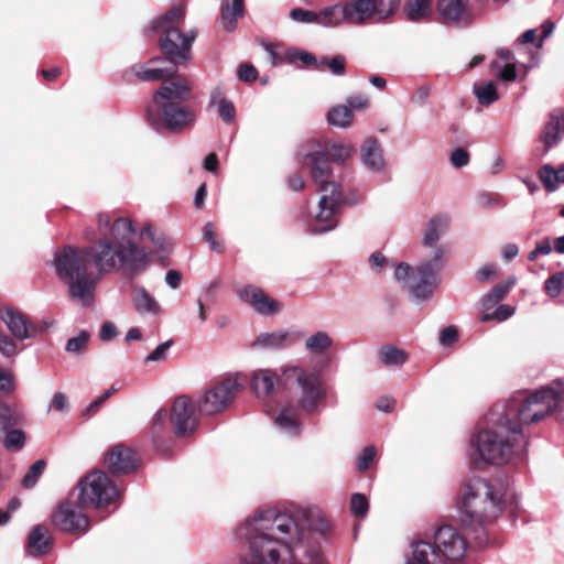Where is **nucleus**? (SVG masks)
Segmentation results:
<instances>
[{
  "mask_svg": "<svg viewBox=\"0 0 564 564\" xmlns=\"http://www.w3.org/2000/svg\"><path fill=\"white\" fill-rule=\"evenodd\" d=\"M134 231L131 219H119L112 227L117 240L99 239L95 248L65 246L56 251L55 272L74 301L89 306L104 273L124 269L129 274H139L145 270L152 252L132 241Z\"/></svg>",
  "mask_w": 564,
  "mask_h": 564,
  "instance_id": "nucleus-1",
  "label": "nucleus"
},
{
  "mask_svg": "<svg viewBox=\"0 0 564 564\" xmlns=\"http://www.w3.org/2000/svg\"><path fill=\"white\" fill-rule=\"evenodd\" d=\"M351 152L350 143H332L328 154L324 151H314L304 158L303 163L311 169L312 176L319 184L322 194L318 203L319 210L310 227L314 234L329 231L337 225L335 213L341 202V194L338 185L328 181L329 161L343 162L350 156Z\"/></svg>",
  "mask_w": 564,
  "mask_h": 564,
  "instance_id": "nucleus-2",
  "label": "nucleus"
},
{
  "mask_svg": "<svg viewBox=\"0 0 564 564\" xmlns=\"http://www.w3.org/2000/svg\"><path fill=\"white\" fill-rule=\"evenodd\" d=\"M487 427L470 438L469 459L471 464L503 465L513 457L524 455L528 441L517 424L506 421L495 423L490 420V411L486 415Z\"/></svg>",
  "mask_w": 564,
  "mask_h": 564,
  "instance_id": "nucleus-3",
  "label": "nucleus"
},
{
  "mask_svg": "<svg viewBox=\"0 0 564 564\" xmlns=\"http://www.w3.org/2000/svg\"><path fill=\"white\" fill-rule=\"evenodd\" d=\"M564 403V387L560 380L543 387L524 399L496 403L490 409V420L495 423L506 421L517 424L522 433V425L541 421Z\"/></svg>",
  "mask_w": 564,
  "mask_h": 564,
  "instance_id": "nucleus-4",
  "label": "nucleus"
},
{
  "mask_svg": "<svg viewBox=\"0 0 564 564\" xmlns=\"http://www.w3.org/2000/svg\"><path fill=\"white\" fill-rule=\"evenodd\" d=\"M505 491L484 478H474L466 484L458 503L464 525H482L502 509Z\"/></svg>",
  "mask_w": 564,
  "mask_h": 564,
  "instance_id": "nucleus-5",
  "label": "nucleus"
},
{
  "mask_svg": "<svg viewBox=\"0 0 564 564\" xmlns=\"http://www.w3.org/2000/svg\"><path fill=\"white\" fill-rule=\"evenodd\" d=\"M467 551L465 539L451 525L437 528L433 542L412 543V557L406 564H460Z\"/></svg>",
  "mask_w": 564,
  "mask_h": 564,
  "instance_id": "nucleus-6",
  "label": "nucleus"
},
{
  "mask_svg": "<svg viewBox=\"0 0 564 564\" xmlns=\"http://www.w3.org/2000/svg\"><path fill=\"white\" fill-rule=\"evenodd\" d=\"M185 9L182 6L173 7L165 14L155 19L150 29L161 33L159 45L166 59L174 66L186 64L192 58V44L196 39V31L183 33L178 25L184 21Z\"/></svg>",
  "mask_w": 564,
  "mask_h": 564,
  "instance_id": "nucleus-7",
  "label": "nucleus"
},
{
  "mask_svg": "<svg viewBox=\"0 0 564 564\" xmlns=\"http://www.w3.org/2000/svg\"><path fill=\"white\" fill-rule=\"evenodd\" d=\"M443 268V251L436 249L430 260L422 261L415 269L408 263L395 267L394 278L408 289L413 299L422 302L432 297L440 285L438 273Z\"/></svg>",
  "mask_w": 564,
  "mask_h": 564,
  "instance_id": "nucleus-8",
  "label": "nucleus"
},
{
  "mask_svg": "<svg viewBox=\"0 0 564 564\" xmlns=\"http://www.w3.org/2000/svg\"><path fill=\"white\" fill-rule=\"evenodd\" d=\"M283 387L299 391L297 405L305 413H314L326 398V389L317 371L302 367L282 368Z\"/></svg>",
  "mask_w": 564,
  "mask_h": 564,
  "instance_id": "nucleus-9",
  "label": "nucleus"
},
{
  "mask_svg": "<svg viewBox=\"0 0 564 564\" xmlns=\"http://www.w3.org/2000/svg\"><path fill=\"white\" fill-rule=\"evenodd\" d=\"M78 505L80 508H102L119 497V490L110 481L108 476L100 470H95L83 477L78 484Z\"/></svg>",
  "mask_w": 564,
  "mask_h": 564,
  "instance_id": "nucleus-10",
  "label": "nucleus"
},
{
  "mask_svg": "<svg viewBox=\"0 0 564 564\" xmlns=\"http://www.w3.org/2000/svg\"><path fill=\"white\" fill-rule=\"evenodd\" d=\"M343 3L348 24L365 25L372 21H383L392 15L400 0H347Z\"/></svg>",
  "mask_w": 564,
  "mask_h": 564,
  "instance_id": "nucleus-11",
  "label": "nucleus"
},
{
  "mask_svg": "<svg viewBox=\"0 0 564 564\" xmlns=\"http://www.w3.org/2000/svg\"><path fill=\"white\" fill-rule=\"evenodd\" d=\"M242 386L237 378H226L209 388L202 401V412L213 415L228 408Z\"/></svg>",
  "mask_w": 564,
  "mask_h": 564,
  "instance_id": "nucleus-12",
  "label": "nucleus"
},
{
  "mask_svg": "<svg viewBox=\"0 0 564 564\" xmlns=\"http://www.w3.org/2000/svg\"><path fill=\"white\" fill-rule=\"evenodd\" d=\"M191 93L192 84L189 80L174 69L153 95V107L180 105L189 99Z\"/></svg>",
  "mask_w": 564,
  "mask_h": 564,
  "instance_id": "nucleus-13",
  "label": "nucleus"
},
{
  "mask_svg": "<svg viewBox=\"0 0 564 564\" xmlns=\"http://www.w3.org/2000/svg\"><path fill=\"white\" fill-rule=\"evenodd\" d=\"M148 120L156 126L159 121L171 131H180L195 121V113L181 105L158 106L148 110Z\"/></svg>",
  "mask_w": 564,
  "mask_h": 564,
  "instance_id": "nucleus-14",
  "label": "nucleus"
},
{
  "mask_svg": "<svg viewBox=\"0 0 564 564\" xmlns=\"http://www.w3.org/2000/svg\"><path fill=\"white\" fill-rule=\"evenodd\" d=\"M52 523L62 531L85 533L89 529V520L78 506L69 500L62 501L52 514Z\"/></svg>",
  "mask_w": 564,
  "mask_h": 564,
  "instance_id": "nucleus-15",
  "label": "nucleus"
},
{
  "mask_svg": "<svg viewBox=\"0 0 564 564\" xmlns=\"http://www.w3.org/2000/svg\"><path fill=\"white\" fill-rule=\"evenodd\" d=\"M171 422L177 436L193 433L198 423L196 403L185 395L176 398L172 406Z\"/></svg>",
  "mask_w": 564,
  "mask_h": 564,
  "instance_id": "nucleus-16",
  "label": "nucleus"
},
{
  "mask_svg": "<svg viewBox=\"0 0 564 564\" xmlns=\"http://www.w3.org/2000/svg\"><path fill=\"white\" fill-rule=\"evenodd\" d=\"M105 464L111 474H127L137 468L138 458L131 448L117 444L107 452Z\"/></svg>",
  "mask_w": 564,
  "mask_h": 564,
  "instance_id": "nucleus-17",
  "label": "nucleus"
},
{
  "mask_svg": "<svg viewBox=\"0 0 564 564\" xmlns=\"http://www.w3.org/2000/svg\"><path fill=\"white\" fill-rule=\"evenodd\" d=\"M0 318L12 336L19 340L33 338L37 334V327L30 323L26 316L12 308L1 310Z\"/></svg>",
  "mask_w": 564,
  "mask_h": 564,
  "instance_id": "nucleus-18",
  "label": "nucleus"
},
{
  "mask_svg": "<svg viewBox=\"0 0 564 564\" xmlns=\"http://www.w3.org/2000/svg\"><path fill=\"white\" fill-rule=\"evenodd\" d=\"M238 296L250 304L258 313L270 315L280 310V303L270 299L265 293L254 285H248L238 291Z\"/></svg>",
  "mask_w": 564,
  "mask_h": 564,
  "instance_id": "nucleus-19",
  "label": "nucleus"
},
{
  "mask_svg": "<svg viewBox=\"0 0 564 564\" xmlns=\"http://www.w3.org/2000/svg\"><path fill=\"white\" fill-rule=\"evenodd\" d=\"M282 370L279 372L271 369L256 370L251 378V389L258 399L269 398L276 384L283 386L281 380Z\"/></svg>",
  "mask_w": 564,
  "mask_h": 564,
  "instance_id": "nucleus-20",
  "label": "nucleus"
},
{
  "mask_svg": "<svg viewBox=\"0 0 564 564\" xmlns=\"http://www.w3.org/2000/svg\"><path fill=\"white\" fill-rule=\"evenodd\" d=\"M437 10L446 22L459 23L470 20L467 0H438Z\"/></svg>",
  "mask_w": 564,
  "mask_h": 564,
  "instance_id": "nucleus-21",
  "label": "nucleus"
},
{
  "mask_svg": "<svg viewBox=\"0 0 564 564\" xmlns=\"http://www.w3.org/2000/svg\"><path fill=\"white\" fill-rule=\"evenodd\" d=\"M208 107L217 110L219 118L227 124L236 119V108L228 99L220 86H216L209 94Z\"/></svg>",
  "mask_w": 564,
  "mask_h": 564,
  "instance_id": "nucleus-22",
  "label": "nucleus"
},
{
  "mask_svg": "<svg viewBox=\"0 0 564 564\" xmlns=\"http://www.w3.org/2000/svg\"><path fill=\"white\" fill-rule=\"evenodd\" d=\"M346 10L343 2L324 7L318 10L317 25L323 28H337L348 24Z\"/></svg>",
  "mask_w": 564,
  "mask_h": 564,
  "instance_id": "nucleus-23",
  "label": "nucleus"
},
{
  "mask_svg": "<svg viewBox=\"0 0 564 564\" xmlns=\"http://www.w3.org/2000/svg\"><path fill=\"white\" fill-rule=\"evenodd\" d=\"M134 308L140 314L159 315L161 306L158 301L142 286H135L132 293Z\"/></svg>",
  "mask_w": 564,
  "mask_h": 564,
  "instance_id": "nucleus-24",
  "label": "nucleus"
},
{
  "mask_svg": "<svg viewBox=\"0 0 564 564\" xmlns=\"http://www.w3.org/2000/svg\"><path fill=\"white\" fill-rule=\"evenodd\" d=\"M245 13V0H223L221 23L226 31H234L236 22Z\"/></svg>",
  "mask_w": 564,
  "mask_h": 564,
  "instance_id": "nucleus-25",
  "label": "nucleus"
},
{
  "mask_svg": "<svg viewBox=\"0 0 564 564\" xmlns=\"http://www.w3.org/2000/svg\"><path fill=\"white\" fill-rule=\"evenodd\" d=\"M360 156L364 165L373 172L382 171L386 165L380 143H364L360 150Z\"/></svg>",
  "mask_w": 564,
  "mask_h": 564,
  "instance_id": "nucleus-26",
  "label": "nucleus"
},
{
  "mask_svg": "<svg viewBox=\"0 0 564 564\" xmlns=\"http://www.w3.org/2000/svg\"><path fill=\"white\" fill-rule=\"evenodd\" d=\"M275 425L289 435L300 433V419L297 410L291 405L284 406L274 419Z\"/></svg>",
  "mask_w": 564,
  "mask_h": 564,
  "instance_id": "nucleus-27",
  "label": "nucleus"
},
{
  "mask_svg": "<svg viewBox=\"0 0 564 564\" xmlns=\"http://www.w3.org/2000/svg\"><path fill=\"white\" fill-rule=\"evenodd\" d=\"M29 554L39 556L46 554L50 550V535L46 528L36 525L30 532L28 538Z\"/></svg>",
  "mask_w": 564,
  "mask_h": 564,
  "instance_id": "nucleus-28",
  "label": "nucleus"
},
{
  "mask_svg": "<svg viewBox=\"0 0 564 564\" xmlns=\"http://www.w3.org/2000/svg\"><path fill=\"white\" fill-rule=\"evenodd\" d=\"M564 138V111L554 110L546 122L541 135V141H557Z\"/></svg>",
  "mask_w": 564,
  "mask_h": 564,
  "instance_id": "nucleus-29",
  "label": "nucleus"
},
{
  "mask_svg": "<svg viewBox=\"0 0 564 564\" xmlns=\"http://www.w3.org/2000/svg\"><path fill=\"white\" fill-rule=\"evenodd\" d=\"M448 228V218L446 216L433 217L426 226L423 243L427 247H433L440 240L441 236Z\"/></svg>",
  "mask_w": 564,
  "mask_h": 564,
  "instance_id": "nucleus-30",
  "label": "nucleus"
},
{
  "mask_svg": "<svg viewBox=\"0 0 564 564\" xmlns=\"http://www.w3.org/2000/svg\"><path fill=\"white\" fill-rule=\"evenodd\" d=\"M352 120L354 113L345 104L336 105L327 112V122L334 128L347 129L352 124Z\"/></svg>",
  "mask_w": 564,
  "mask_h": 564,
  "instance_id": "nucleus-31",
  "label": "nucleus"
},
{
  "mask_svg": "<svg viewBox=\"0 0 564 564\" xmlns=\"http://www.w3.org/2000/svg\"><path fill=\"white\" fill-rule=\"evenodd\" d=\"M290 339V334L288 332H273V333H261L252 347H261L267 349H278L284 347Z\"/></svg>",
  "mask_w": 564,
  "mask_h": 564,
  "instance_id": "nucleus-32",
  "label": "nucleus"
},
{
  "mask_svg": "<svg viewBox=\"0 0 564 564\" xmlns=\"http://www.w3.org/2000/svg\"><path fill=\"white\" fill-rule=\"evenodd\" d=\"M473 91L478 102L482 106H490L499 99L497 85L494 82L475 83Z\"/></svg>",
  "mask_w": 564,
  "mask_h": 564,
  "instance_id": "nucleus-33",
  "label": "nucleus"
},
{
  "mask_svg": "<svg viewBox=\"0 0 564 564\" xmlns=\"http://www.w3.org/2000/svg\"><path fill=\"white\" fill-rule=\"evenodd\" d=\"M516 284V278H509L506 282L498 283L481 300L484 310H489L501 301L509 292L511 286Z\"/></svg>",
  "mask_w": 564,
  "mask_h": 564,
  "instance_id": "nucleus-34",
  "label": "nucleus"
},
{
  "mask_svg": "<svg viewBox=\"0 0 564 564\" xmlns=\"http://www.w3.org/2000/svg\"><path fill=\"white\" fill-rule=\"evenodd\" d=\"M132 72L134 75L143 82H155L162 80V83L167 79L171 72L164 68L158 67H148L143 64H135L132 66Z\"/></svg>",
  "mask_w": 564,
  "mask_h": 564,
  "instance_id": "nucleus-35",
  "label": "nucleus"
},
{
  "mask_svg": "<svg viewBox=\"0 0 564 564\" xmlns=\"http://www.w3.org/2000/svg\"><path fill=\"white\" fill-rule=\"evenodd\" d=\"M379 358L387 367H399L408 360V355L404 350L388 345L379 350Z\"/></svg>",
  "mask_w": 564,
  "mask_h": 564,
  "instance_id": "nucleus-36",
  "label": "nucleus"
},
{
  "mask_svg": "<svg viewBox=\"0 0 564 564\" xmlns=\"http://www.w3.org/2000/svg\"><path fill=\"white\" fill-rule=\"evenodd\" d=\"M405 12L409 20L420 21L431 14L432 0H408Z\"/></svg>",
  "mask_w": 564,
  "mask_h": 564,
  "instance_id": "nucleus-37",
  "label": "nucleus"
},
{
  "mask_svg": "<svg viewBox=\"0 0 564 564\" xmlns=\"http://www.w3.org/2000/svg\"><path fill=\"white\" fill-rule=\"evenodd\" d=\"M333 346V339L326 332H316L306 339L305 348L313 354H323Z\"/></svg>",
  "mask_w": 564,
  "mask_h": 564,
  "instance_id": "nucleus-38",
  "label": "nucleus"
},
{
  "mask_svg": "<svg viewBox=\"0 0 564 564\" xmlns=\"http://www.w3.org/2000/svg\"><path fill=\"white\" fill-rule=\"evenodd\" d=\"M492 74L501 82H514L517 78L516 64H503L500 61H492L490 63Z\"/></svg>",
  "mask_w": 564,
  "mask_h": 564,
  "instance_id": "nucleus-39",
  "label": "nucleus"
},
{
  "mask_svg": "<svg viewBox=\"0 0 564 564\" xmlns=\"http://www.w3.org/2000/svg\"><path fill=\"white\" fill-rule=\"evenodd\" d=\"M21 422V414L11 406L0 403V431L4 432Z\"/></svg>",
  "mask_w": 564,
  "mask_h": 564,
  "instance_id": "nucleus-40",
  "label": "nucleus"
},
{
  "mask_svg": "<svg viewBox=\"0 0 564 564\" xmlns=\"http://www.w3.org/2000/svg\"><path fill=\"white\" fill-rule=\"evenodd\" d=\"M89 339L90 333L83 329L76 336L68 338L65 345V350L68 354L82 355L85 352Z\"/></svg>",
  "mask_w": 564,
  "mask_h": 564,
  "instance_id": "nucleus-41",
  "label": "nucleus"
},
{
  "mask_svg": "<svg viewBox=\"0 0 564 564\" xmlns=\"http://www.w3.org/2000/svg\"><path fill=\"white\" fill-rule=\"evenodd\" d=\"M477 204L482 209H495L507 205L505 198L500 194L490 192L478 194Z\"/></svg>",
  "mask_w": 564,
  "mask_h": 564,
  "instance_id": "nucleus-42",
  "label": "nucleus"
},
{
  "mask_svg": "<svg viewBox=\"0 0 564 564\" xmlns=\"http://www.w3.org/2000/svg\"><path fill=\"white\" fill-rule=\"evenodd\" d=\"M322 67H328L332 74L341 76L346 70V59L341 55H337L332 58L323 57L317 65V68Z\"/></svg>",
  "mask_w": 564,
  "mask_h": 564,
  "instance_id": "nucleus-43",
  "label": "nucleus"
},
{
  "mask_svg": "<svg viewBox=\"0 0 564 564\" xmlns=\"http://www.w3.org/2000/svg\"><path fill=\"white\" fill-rule=\"evenodd\" d=\"M3 445L8 451H20L25 444V435L21 430H7Z\"/></svg>",
  "mask_w": 564,
  "mask_h": 564,
  "instance_id": "nucleus-44",
  "label": "nucleus"
},
{
  "mask_svg": "<svg viewBox=\"0 0 564 564\" xmlns=\"http://www.w3.org/2000/svg\"><path fill=\"white\" fill-rule=\"evenodd\" d=\"M539 177L543 185L545 186V188L550 192L557 189L558 185L561 184L557 170L551 166H544L540 171Z\"/></svg>",
  "mask_w": 564,
  "mask_h": 564,
  "instance_id": "nucleus-45",
  "label": "nucleus"
},
{
  "mask_svg": "<svg viewBox=\"0 0 564 564\" xmlns=\"http://www.w3.org/2000/svg\"><path fill=\"white\" fill-rule=\"evenodd\" d=\"M514 312H516L514 307H512L510 305L502 304V305H499L498 307H496V310L492 313H484L480 316V321L488 322L491 319H497L499 322H503V321H507L508 318H510L514 314Z\"/></svg>",
  "mask_w": 564,
  "mask_h": 564,
  "instance_id": "nucleus-46",
  "label": "nucleus"
},
{
  "mask_svg": "<svg viewBox=\"0 0 564 564\" xmlns=\"http://www.w3.org/2000/svg\"><path fill=\"white\" fill-rule=\"evenodd\" d=\"M44 468H45V462L44 460H36L30 467V469L28 470V473L23 477L22 485L25 488H32L36 484V481L40 478V476L42 475V473L44 471Z\"/></svg>",
  "mask_w": 564,
  "mask_h": 564,
  "instance_id": "nucleus-47",
  "label": "nucleus"
},
{
  "mask_svg": "<svg viewBox=\"0 0 564 564\" xmlns=\"http://www.w3.org/2000/svg\"><path fill=\"white\" fill-rule=\"evenodd\" d=\"M120 219H126L124 217H120ZM119 218L111 220V217L108 214H99L98 215V230L102 236L101 239H110L117 240L112 235V227Z\"/></svg>",
  "mask_w": 564,
  "mask_h": 564,
  "instance_id": "nucleus-48",
  "label": "nucleus"
},
{
  "mask_svg": "<svg viewBox=\"0 0 564 564\" xmlns=\"http://www.w3.org/2000/svg\"><path fill=\"white\" fill-rule=\"evenodd\" d=\"M546 293L552 296L556 297L561 294L562 290L564 289V272H557L550 276L544 284Z\"/></svg>",
  "mask_w": 564,
  "mask_h": 564,
  "instance_id": "nucleus-49",
  "label": "nucleus"
},
{
  "mask_svg": "<svg viewBox=\"0 0 564 564\" xmlns=\"http://www.w3.org/2000/svg\"><path fill=\"white\" fill-rule=\"evenodd\" d=\"M317 15H318V10L317 11L304 10L302 8H295L293 10H291V12H290V18L293 21L299 22V23H307V24H311V23L317 24Z\"/></svg>",
  "mask_w": 564,
  "mask_h": 564,
  "instance_id": "nucleus-50",
  "label": "nucleus"
},
{
  "mask_svg": "<svg viewBox=\"0 0 564 564\" xmlns=\"http://www.w3.org/2000/svg\"><path fill=\"white\" fill-rule=\"evenodd\" d=\"M368 500L361 494H354L350 500V509L354 516L356 517H365L368 512Z\"/></svg>",
  "mask_w": 564,
  "mask_h": 564,
  "instance_id": "nucleus-51",
  "label": "nucleus"
},
{
  "mask_svg": "<svg viewBox=\"0 0 564 564\" xmlns=\"http://www.w3.org/2000/svg\"><path fill=\"white\" fill-rule=\"evenodd\" d=\"M345 105L349 107L351 113H354V111L366 110L370 105V100L368 96L362 94L351 95L346 98Z\"/></svg>",
  "mask_w": 564,
  "mask_h": 564,
  "instance_id": "nucleus-52",
  "label": "nucleus"
},
{
  "mask_svg": "<svg viewBox=\"0 0 564 564\" xmlns=\"http://www.w3.org/2000/svg\"><path fill=\"white\" fill-rule=\"evenodd\" d=\"M286 57L291 63L300 61L304 65H318V62L313 54L300 50L288 51Z\"/></svg>",
  "mask_w": 564,
  "mask_h": 564,
  "instance_id": "nucleus-53",
  "label": "nucleus"
},
{
  "mask_svg": "<svg viewBox=\"0 0 564 564\" xmlns=\"http://www.w3.org/2000/svg\"><path fill=\"white\" fill-rule=\"evenodd\" d=\"M173 345V340H166L162 344H160L159 346H156V348L147 356L145 358V361L147 362H156V361H161V360H164L167 356V352H169V349L172 347Z\"/></svg>",
  "mask_w": 564,
  "mask_h": 564,
  "instance_id": "nucleus-54",
  "label": "nucleus"
},
{
  "mask_svg": "<svg viewBox=\"0 0 564 564\" xmlns=\"http://www.w3.org/2000/svg\"><path fill=\"white\" fill-rule=\"evenodd\" d=\"M203 237L206 242L209 245L210 249L216 252H223L224 246L218 242L215 238L214 225L212 223L205 224L203 227Z\"/></svg>",
  "mask_w": 564,
  "mask_h": 564,
  "instance_id": "nucleus-55",
  "label": "nucleus"
},
{
  "mask_svg": "<svg viewBox=\"0 0 564 564\" xmlns=\"http://www.w3.org/2000/svg\"><path fill=\"white\" fill-rule=\"evenodd\" d=\"M469 162V153L463 148H456L451 154V163L454 167H463Z\"/></svg>",
  "mask_w": 564,
  "mask_h": 564,
  "instance_id": "nucleus-56",
  "label": "nucleus"
},
{
  "mask_svg": "<svg viewBox=\"0 0 564 564\" xmlns=\"http://www.w3.org/2000/svg\"><path fill=\"white\" fill-rule=\"evenodd\" d=\"M375 456H376L375 446L366 447L358 458V463H357L358 469L360 471L368 469L370 464L372 463Z\"/></svg>",
  "mask_w": 564,
  "mask_h": 564,
  "instance_id": "nucleus-57",
  "label": "nucleus"
},
{
  "mask_svg": "<svg viewBox=\"0 0 564 564\" xmlns=\"http://www.w3.org/2000/svg\"><path fill=\"white\" fill-rule=\"evenodd\" d=\"M0 352L7 357H11L17 354V345L15 343L9 338L0 329Z\"/></svg>",
  "mask_w": 564,
  "mask_h": 564,
  "instance_id": "nucleus-58",
  "label": "nucleus"
},
{
  "mask_svg": "<svg viewBox=\"0 0 564 564\" xmlns=\"http://www.w3.org/2000/svg\"><path fill=\"white\" fill-rule=\"evenodd\" d=\"M68 409V399L63 392H56L53 395L52 402L48 405V410H55L64 412Z\"/></svg>",
  "mask_w": 564,
  "mask_h": 564,
  "instance_id": "nucleus-59",
  "label": "nucleus"
},
{
  "mask_svg": "<svg viewBox=\"0 0 564 564\" xmlns=\"http://www.w3.org/2000/svg\"><path fill=\"white\" fill-rule=\"evenodd\" d=\"M238 77L243 82L250 83L257 79L258 70L252 65L243 64L239 67Z\"/></svg>",
  "mask_w": 564,
  "mask_h": 564,
  "instance_id": "nucleus-60",
  "label": "nucleus"
},
{
  "mask_svg": "<svg viewBox=\"0 0 564 564\" xmlns=\"http://www.w3.org/2000/svg\"><path fill=\"white\" fill-rule=\"evenodd\" d=\"M118 334L117 327L111 322H106L101 325L99 338L102 341H109L113 339Z\"/></svg>",
  "mask_w": 564,
  "mask_h": 564,
  "instance_id": "nucleus-61",
  "label": "nucleus"
},
{
  "mask_svg": "<svg viewBox=\"0 0 564 564\" xmlns=\"http://www.w3.org/2000/svg\"><path fill=\"white\" fill-rule=\"evenodd\" d=\"M497 274V267L492 263L485 264L477 271V280L482 282L494 278Z\"/></svg>",
  "mask_w": 564,
  "mask_h": 564,
  "instance_id": "nucleus-62",
  "label": "nucleus"
},
{
  "mask_svg": "<svg viewBox=\"0 0 564 564\" xmlns=\"http://www.w3.org/2000/svg\"><path fill=\"white\" fill-rule=\"evenodd\" d=\"M457 338V329L454 326H448L441 332L440 341L442 345L447 346L455 341Z\"/></svg>",
  "mask_w": 564,
  "mask_h": 564,
  "instance_id": "nucleus-63",
  "label": "nucleus"
},
{
  "mask_svg": "<svg viewBox=\"0 0 564 564\" xmlns=\"http://www.w3.org/2000/svg\"><path fill=\"white\" fill-rule=\"evenodd\" d=\"M13 390V378L10 372L0 369V392H10Z\"/></svg>",
  "mask_w": 564,
  "mask_h": 564,
  "instance_id": "nucleus-64",
  "label": "nucleus"
}]
</instances>
